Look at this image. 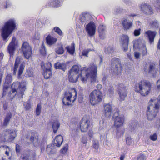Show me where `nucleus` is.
<instances>
[{
    "label": "nucleus",
    "instance_id": "38",
    "mask_svg": "<svg viewBox=\"0 0 160 160\" xmlns=\"http://www.w3.org/2000/svg\"><path fill=\"white\" fill-rule=\"evenodd\" d=\"M79 68L76 65H74L72 68L69 71V72H72L74 74H79Z\"/></svg>",
    "mask_w": 160,
    "mask_h": 160
},
{
    "label": "nucleus",
    "instance_id": "42",
    "mask_svg": "<svg viewBox=\"0 0 160 160\" xmlns=\"http://www.w3.org/2000/svg\"><path fill=\"white\" fill-rule=\"evenodd\" d=\"M24 67V64L23 63H21L19 66V70L18 71V78H19L22 73L23 71Z\"/></svg>",
    "mask_w": 160,
    "mask_h": 160
},
{
    "label": "nucleus",
    "instance_id": "22",
    "mask_svg": "<svg viewBox=\"0 0 160 160\" xmlns=\"http://www.w3.org/2000/svg\"><path fill=\"white\" fill-rule=\"evenodd\" d=\"M145 33L147 35L149 42L151 43L153 42L157 34L156 32L149 30L146 32Z\"/></svg>",
    "mask_w": 160,
    "mask_h": 160
},
{
    "label": "nucleus",
    "instance_id": "19",
    "mask_svg": "<svg viewBox=\"0 0 160 160\" xmlns=\"http://www.w3.org/2000/svg\"><path fill=\"white\" fill-rule=\"evenodd\" d=\"M140 7L142 11L144 13H148L150 14L153 13V10L150 5L144 3L142 4Z\"/></svg>",
    "mask_w": 160,
    "mask_h": 160
},
{
    "label": "nucleus",
    "instance_id": "58",
    "mask_svg": "<svg viewBox=\"0 0 160 160\" xmlns=\"http://www.w3.org/2000/svg\"><path fill=\"white\" fill-rule=\"evenodd\" d=\"M9 87L10 86L4 84L3 88V91L7 92L8 89Z\"/></svg>",
    "mask_w": 160,
    "mask_h": 160
},
{
    "label": "nucleus",
    "instance_id": "32",
    "mask_svg": "<svg viewBox=\"0 0 160 160\" xmlns=\"http://www.w3.org/2000/svg\"><path fill=\"white\" fill-rule=\"evenodd\" d=\"M54 66L56 69H60L65 71L66 69V66L65 64L57 62L55 63Z\"/></svg>",
    "mask_w": 160,
    "mask_h": 160
},
{
    "label": "nucleus",
    "instance_id": "10",
    "mask_svg": "<svg viewBox=\"0 0 160 160\" xmlns=\"http://www.w3.org/2000/svg\"><path fill=\"white\" fill-rule=\"evenodd\" d=\"M119 41L122 49L124 52H126L128 49L129 42L128 36L127 35L123 34L120 37Z\"/></svg>",
    "mask_w": 160,
    "mask_h": 160
},
{
    "label": "nucleus",
    "instance_id": "39",
    "mask_svg": "<svg viewBox=\"0 0 160 160\" xmlns=\"http://www.w3.org/2000/svg\"><path fill=\"white\" fill-rule=\"evenodd\" d=\"M56 53L58 54H62L64 52V50L62 45L58 47L55 49Z\"/></svg>",
    "mask_w": 160,
    "mask_h": 160
},
{
    "label": "nucleus",
    "instance_id": "35",
    "mask_svg": "<svg viewBox=\"0 0 160 160\" xmlns=\"http://www.w3.org/2000/svg\"><path fill=\"white\" fill-rule=\"evenodd\" d=\"M159 23L158 21L156 20L151 21L149 24L150 28L155 29L158 28Z\"/></svg>",
    "mask_w": 160,
    "mask_h": 160
},
{
    "label": "nucleus",
    "instance_id": "33",
    "mask_svg": "<svg viewBox=\"0 0 160 160\" xmlns=\"http://www.w3.org/2000/svg\"><path fill=\"white\" fill-rule=\"evenodd\" d=\"M12 81V75L10 74H8L6 77L4 84L10 86Z\"/></svg>",
    "mask_w": 160,
    "mask_h": 160
},
{
    "label": "nucleus",
    "instance_id": "50",
    "mask_svg": "<svg viewBox=\"0 0 160 160\" xmlns=\"http://www.w3.org/2000/svg\"><path fill=\"white\" fill-rule=\"evenodd\" d=\"M119 111L118 109L117 110V111L115 112L112 116V118L113 119H116V118H118L119 117L121 116L122 115H120L119 113Z\"/></svg>",
    "mask_w": 160,
    "mask_h": 160
},
{
    "label": "nucleus",
    "instance_id": "20",
    "mask_svg": "<svg viewBox=\"0 0 160 160\" xmlns=\"http://www.w3.org/2000/svg\"><path fill=\"white\" fill-rule=\"evenodd\" d=\"M91 18L89 14L82 13L80 16V21L82 24L85 25L91 20Z\"/></svg>",
    "mask_w": 160,
    "mask_h": 160
},
{
    "label": "nucleus",
    "instance_id": "44",
    "mask_svg": "<svg viewBox=\"0 0 160 160\" xmlns=\"http://www.w3.org/2000/svg\"><path fill=\"white\" fill-rule=\"evenodd\" d=\"M42 107L41 104L39 103L38 104L36 110V115L39 116L41 113Z\"/></svg>",
    "mask_w": 160,
    "mask_h": 160
},
{
    "label": "nucleus",
    "instance_id": "49",
    "mask_svg": "<svg viewBox=\"0 0 160 160\" xmlns=\"http://www.w3.org/2000/svg\"><path fill=\"white\" fill-rule=\"evenodd\" d=\"M105 29V27L103 25H100L99 26L98 31L99 33H103Z\"/></svg>",
    "mask_w": 160,
    "mask_h": 160
},
{
    "label": "nucleus",
    "instance_id": "6",
    "mask_svg": "<svg viewBox=\"0 0 160 160\" xmlns=\"http://www.w3.org/2000/svg\"><path fill=\"white\" fill-rule=\"evenodd\" d=\"M89 97L91 104L94 105L102 101V93L99 90H95L90 93Z\"/></svg>",
    "mask_w": 160,
    "mask_h": 160
},
{
    "label": "nucleus",
    "instance_id": "28",
    "mask_svg": "<svg viewBox=\"0 0 160 160\" xmlns=\"http://www.w3.org/2000/svg\"><path fill=\"white\" fill-rule=\"evenodd\" d=\"M6 132L9 134V139L11 141L14 140L16 136V132L13 130L12 129H7Z\"/></svg>",
    "mask_w": 160,
    "mask_h": 160
},
{
    "label": "nucleus",
    "instance_id": "64",
    "mask_svg": "<svg viewBox=\"0 0 160 160\" xmlns=\"http://www.w3.org/2000/svg\"><path fill=\"white\" fill-rule=\"evenodd\" d=\"M156 2L157 3V9H159L160 11V0H156Z\"/></svg>",
    "mask_w": 160,
    "mask_h": 160
},
{
    "label": "nucleus",
    "instance_id": "41",
    "mask_svg": "<svg viewBox=\"0 0 160 160\" xmlns=\"http://www.w3.org/2000/svg\"><path fill=\"white\" fill-rule=\"evenodd\" d=\"M40 52L43 56H45L46 55V49L43 43H42L40 49Z\"/></svg>",
    "mask_w": 160,
    "mask_h": 160
},
{
    "label": "nucleus",
    "instance_id": "63",
    "mask_svg": "<svg viewBox=\"0 0 160 160\" xmlns=\"http://www.w3.org/2000/svg\"><path fill=\"white\" fill-rule=\"evenodd\" d=\"M93 147L96 149H97L98 148V143L94 142L93 143Z\"/></svg>",
    "mask_w": 160,
    "mask_h": 160
},
{
    "label": "nucleus",
    "instance_id": "62",
    "mask_svg": "<svg viewBox=\"0 0 160 160\" xmlns=\"http://www.w3.org/2000/svg\"><path fill=\"white\" fill-rule=\"evenodd\" d=\"M40 38V35L38 33H36L34 37V39L35 40H39Z\"/></svg>",
    "mask_w": 160,
    "mask_h": 160
},
{
    "label": "nucleus",
    "instance_id": "23",
    "mask_svg": "<svg viewBox=\"0 0 160 160\" xmlns=\"http://www.w3.org/2000/svg\"><path fill=\"white\" fill-rule=\"evenodd\" d=\"M63 141V138L62 136L58 135L57 136L52 143L53 146L57 147H60L62 144Z\"/></svg>",
    "mask_w": 160,
    "mask_h": 160
},
{
    "label": "nucleus",
    "instance_id": "21",
    "mask_svg": "<svg viewBox=\"0 0 160 160\" xmlns=\"http://www.w3.org/2000/svg\"><path fill=\"white\" fill-rule=\"evenodd\" d=\"M48 66V68H46L43 72V75L44 78L46 79H49L52 75L51 71L52 64L50 62H49L47 64Z\"/></svg>",
    "mask_w": 160,
    "mask_h": 160
},
{
    "label": "nucleus",
    "instance_id": "27",
    "mask_svg": "<svg viewBox=\"0 0 160 160\" xmlns=\"http://www.w3.org/2000/svg\"><path fill=\"white\" fill-rule=\"evenodd\" d=\"M75 44L74 43H72L71 46H68L65 48L67 52L71 55H73L75 52Z\"/></svg>",
    "mask_w": 160,
    "mask_h": 160
},
{
    "label": "nucleus",
    "instance_id": "47",
    "mask_svg": "<svg viewBox=\"0 0 160 160\" xmlns=\"http://www.w3.org/2000/svg\"><path fill=\"white\" fill-rule=\"evenodd\" d=\"M157 133H154L150 136L149 138L152 141H155L157 139Z\"/></svg>",
    "mask_w": 160,
    "mask_h": 160
},
{
    "label": "nucleus",
    "instance_id": "37",
    "mask_svg": "<svg viewBox=\"0 0 160 160\" xmlns=\"http://www.w3.org/2000/svg\"><path fill=\"white\" fill-rule=\"evenodd\" d=\"M20 63L19 59L17 58L15 62L14 67L13 69V75H16L17 71V68L18 67Z\"/></svg>",
    "mask_w": 160,
    "mask_h": 160
},
{
    "label": "nucleus",
    "instance_id": "1",
    "mask_svg": "<svg viewBox=\"0 0 160 160\" xmlns=\"http://www.w3.org/2000/svg\"><path fill=\"white\" fill-rule=\"evenodd\" d=\"M97 69L96 65L92 64L90 67V72H89L86 71L87 70L86 68H83V69L81 70L80 74H76L72 72H68L69 81L71 82H76L78 78L80 76L81 80L83 82H85L89 78L91 83L95 82H96Z\"/></svg>",
    "mask_w": 160,
    "mask_h": 160
},
{
    "label": "nucleus",
    "instance_id": "2",
    "mask_svg": "<svg viewBox=\"0 0 160 160\" xmlns=\"http://www.w3.org/2000/svg\"><path fill=\"white\" fill-rule=\"evenodd\" d=\"M26 82L24 81L13 82L11 86L12 90L9 92L8 95L11 96V94L15 93L12 96L13 97L17 94L19 98H22L24 92L26 89Z\"/></svg>",
    "mask_w": 160,
    "mask_h": 160
},
{
    "label": "nucleus",
    "instance_id": "12",
    "mask_svg": "<svg viewBox=\"0 0 160 160\" xmlns=\"http://www.w3.org/2000/svg\"><path fill=\"white\" fill-rule=\"evenodd\" d=\"M126 88V87L122 83H120L118 85L117 91L121 100H124L127 96L128 92Z\"/></svg>",
    "mask_w": 160,
    "mask_h": 160
},
{
    "label": "nucleus",
    "instance_id": "3",
    "mask_svg": "<svg viewBox=\"0 0 160 160\" xmlns=\"http://www.w3.org/2000/svg\"><path fill=\"white\" fill-rule=\"evenodd\" d=\"M16 28L15 20L10 19L5 23L1 31V36L4 41L7 42L8 38Z\"/></svg>",
    "mask_w": 160,
    "mask_h": 160
},
{
    "label": "nucleus",
    "instance_id": "9",
    "mask_svg": "<svg viewBox=\"0 0 160 160\" xmlns=\"http://www.w3.org/2000/svg\"><path fill=\"white\" fill-rule=\"evenodd\" d=\"M155 106L153 107L152 105L148 106L147 111V116L149 121H152L156 117L158 112L159 105L158 103H154Z\"/></svg>",
    "mask_w": 160,
    "mask_h": 160
},
{
    "label": "nucleus",
    "instance_id": "36",
    "mask_svg": "<svg viewBox=\"0 0 160 160\" xmlns=\"http://www.w3.org/2000/svg\"><path fill=\"white\" fill-rule=\"evenodd\" d=\"M105 52L106 54L111 55V56H113L115 53L113 47L111 46H108L106 48L105 50Z\"/></svg>",
    "mask_w": 160,
    "mask_h": 160
},
{
    "label": "nucleus",
    "instance_id": "46",
    "mask_svg": "<svg viewBox=\"0 0 160 160\" xmlns=\"http://www.w3.org/2000/svg\"><path fill=\"white\" fill-rule=\"evenodd\" d=\"M126 142L127 145L130 146L132 143V138L131 136H127L126 138Z\"/></svg>",
    "mask_w": 160,
    "mask_h": 160
},
{
    "label": "nucleus",
    "instance_id": "57",
    "mask_svg": "<svg viewBox=\"0 0 160 160\" xmlns=\"http://www.w3.org/2000/svg\"><path fill=\"white\" fill-rule=\"evenodd\" d=\"M21 148L20 145L18 144L16 145L15 150L17 153H18L20 152Z\"/></svg>",
    "mask_w": 160,
    "mask_h": 160
},
{
    "label": "nucleus",
    "instance_id": "5",
    "mask_svg": "<svg viewBox=\"0 0 160 160\" xmlns=\"http://www.w3.org/2000/svg\"><path fill=\"white\" fill-rule=\"evenodd\" d=\"M38 133L35 132H32L30 138V141L33 143V145L36 147H40L41 150L44 149L46 144V139L43 138L40 142L39 141Z\"/></svg>",
    "mask_w": 160,
    "mask_h": 160
},
{
    "label": "nucleus",
    "instance_id": "13",
    "mask_svg": "<svg viewBox=\"0 0 160 160\" xmlns=\"http://www.w3.org/2000/svg\"><path fill=\"white\" fill-rule=\"evenodd\" d=\"M85 29L89 36H93L95 33L96 30V26L94 23L93 22H90L86 25Z\"/></svg>",
    "mask_w": 160,
    "mask_h": 160
},
{
    "label": "nucleus",
    "instance_id": "45",
    "mask_svg": "<svg viewBox=\"0 0 160 160\" xmlns=\"http://www.w3.org/2000/svg\"><path fill=\"white\" fill-rule=\"evenodd\" d=\"M92 51V50L90 48L84 49L82 51V55L83 56L88 57V54L89 52Z\"/></svg>",
    "mask_w": 160,
    "mask_h": 160
},
{
    "label": "nucleus",
    "instance_id": "4",
    "mask_svg": "<svg viewBox=\"0 0 160 160\" xmlns=\"http://www.w3.org/2000/svg\"><path fill=\"white\" fill-rule=\"evenodd\" d=\"M151 87V84L149 81L143 80L136 84L134 88L136 92L139 93L142 96H145L149 93Z\"/></svg>",
    "mask_w": 160,
    "mask_h": 160
},
{
    "label": "nucleus",
    "instance_id": "24",
    "mask_svg": "<svg viewBox=\"0 0 160 160\" xmlns=\"http://www.w3.org/2000/svg\"><path fill=\"white\" fill-rule=\"evenodd\" d=\"M122 24L124 30H127L130 29L132 27V22L126 19L123 20L122 22Z\"/></svg>",
    "mask_w": 160,
    "mask_h": 160
},
{
    "label": "nucleus",
    "instance_id": "31",
    "mask_svg": "<svg viewBox=\"0 0 160 160\" xmlns=\"http://www.w3.org/2000/svg\"><path fill=\"white\" fill-rule=\"evenodd\" d=\"M12 116V114L10 112H8L6 114L3 120V125L4 126H6L9 123Z\"/></svg>",
    "mask_w": 160,
    "mask_h": 160
},
{
    "label": "nucleus",
    "instance_id": "48",
    "mask_svg": "<svg viewBox=\"0 0 160 160\" xmlns=\"http://www.w3.org/2000/svg\"><path fill=\"white\" fill-rule=\"evenodd\" d=\"M146 157L143 154H140L137 157V160H146Z\"/></svg>",
    "mask_w": 160,
    "mask_h": 160
},
{
    "label": "nucleus",
    "instance_id": "60",
    "mask_svg": "<svg viewBox=\"0 0 160 160\" xmlns=\"http://www.w3.org/2000/svg\"><path fill=\"white\" fill-rule=\"evenodd\" d=\"M140 53L137 52H135L134 53V56L136 59H138L140 57Z\"/></svg>",
    "mask_w": 160,
    "mask_h": 160
},
{
    "label": "nucleus",
    "instance_id": "54",
    "mask_svg": "<svg viewBox=\"0 0 160 160\" xmlns=\"http://www.w3.org/2000/svg\"><path fill=\"white\" fill-rule=\"evenodd\" d=\"M29 156L28 155H25L21 156L20 160H29Z\"/></svg>",
    "mask_w": 160,
    "mask_h": 160
},
{
    "label": "nucleus",
    "instance_id": "29",
    "mask_svg": "<svg viewBox=\"0 0 160 160\" xmlns=\"http://www.w3.org/2000/svg\"><path fill=\"white\" fill-rule=\"evenodd\" d=\"M46 40L47 44L51 45L56 42L57 39L49 35L46 38Z\"/></svg>",
    "mask_w": 160,
    "mask_h": 160
},
{
    "label": "nucleus",
    "instance_id": "61",
    "mask_svg": "<svg viewBox=\"0 0 160 160\" xmlns=\"http://www.w3.org/2000/svg\"><path fill=\"white\" fill-rule=\"evenodd\" d=\"M5 8H9L10 6V3L9 1H7L5 2Z\"/></svg>",
    "mask_w": 160,
    "mask_h": 160
},
{
    "label": "nucleus",
    "instance_id": "11",
    "mask_svg": "<svg viewBox=\"0 0 160 160\" xmlns=\"http://www.w3.org/2000/svg\"><path fill=\"white\" fill-rule=\"evenodd\" d=\"M21 49L24 57L26 59L29 58L32 54V49L29 43L24 42L22 44Z\"/></svg>",
    "mask_w": 160,
    "mask_h": 160
},
{
    "label": "nucleus",
    "instance_id": "52",
    "mask_svg": "<svg viewBox=\"0 0 160 160\" xmlns=\"http://www.w3.org/2000/svg\"><path fill=\"white\" fill-rule=\"evenodd\" d=\"M23 105L26 110H29L31 108V104L29 101L27 102L26 103H24Z\"/></svg>",
    "mask_w": 160,
    "mask_h": 160
},
{
    "label": "nucleus",
    "instance_id": "40",
    "mask_svg": "<svg viewBox=\"0 0 160 160\" xmlns=\"http://www.w3.org/2000/svg\"><path fill=\"white\" fill-rule=\"evenodd\" d=\"M137 122L136 121H132L130 126V129L131 132L133 131L137 125Z\"/></svg>",
    "mask_w": 160,
    "mask_h": 160
},
{
    "label": "nucleus",
    "instance_id": "51",
    "mask_svg": "<svg viewBox=\"0 0 160 160\" xmlns=\"http://www.w3.org/2000/svg\"><path fill=\"white\" fill-rule=\"evenodd\" d=\"M122 8L118 7H116L114 9V12L116 14L121 13L122 12Z\"/></svg>",
    "mask_w": 160,
    "mask_h": 160
},
{
    "label": "nucleus",
    "instance_id": "55",
    "mask_svg": "<svg viewBox=\"0 0 160 160\" xmlns=\"http://www.w3.org/2000/svg\"><path fill=\"white\" fill-rule=\"evenodd\" d=\"M141 29L139 28L137 29H135L134 32L133 34L135 36H138L140 34V31Z\"/></svg>",
    "mask_w": 160,
    "mask_h": 160
},
{
    "label": "nucleus",
    "instance_id": "7",
    "mask_svg": "<svg viewBox=\"0 0 160 160\" xmlns=\"http://www.w3.org/2000/svg\"><path fill=\"white\" fill-rule=\"evenodd\" d=\"M112 72L114 75H119L121 72L122 68L120 59L118 58H113L111 60Z\"/></svg>",
    "mask_w": 160,
    "mask_h": 160
},
{
    "label": "nucleus",
    "instance_id": "56",
    "mask_svg": "<svg viewBox=\"0 0 160 160\" xmlns=\"http://www.w3.org/2000/svg\"><path fill=\"white\" fill-rule=\"evenodd\" d=\"M67 146H64L62 149L61 150V152L62 153L64 154L68 150L67 147Z\"/></svg>",
    "mask_w": 160,
    "mask_h": 160
},
{
    "label": "nucleus",
    "instance_id": "34",
    "mask_svg": "<svg viewBox=\"0 0 160 160\" xmlns=\"http://www.w3.org/2000/svg\"><path fill=\"white\" fill-rule=\"evenodd\" d=\"M46 151L47 153L49 154H52L55 153L57 152V150L55 149L52 145H48L46 148Z\"/></svg>",
    "mask_w": 160,
    "mask_h": 160
},
{
    "label": "nucleus",
    "instance_id": "16",
    "mask_svg": "<svg viewBox=\"0 0 160 160\" xmlns=\"http://www.w3.org/2000/svg\"><path fill=\"white\" fill-rule=\"evenodd\" d=\"M90 124V121L89 120L82 118L79 123L81 131L83 132H86Z\"/></svg>",
    "mask_w": 160,
    "mask_h": 160
},
{
    "label": "nucleus",
    "instance_id": "26",
    "mask_svg": "<svg viewBox=\"0 0 160 160\" xmlns=\"http://www.w3.org/2000/svg\"><path fill=\"white\" fill-rule=\"evenodd\" d=\"M148 73L152 75L153 77L155 76L156 73V68L155 65L153 63H150L148 69Z\"/></svg>",
    "mask_w": 160,
    "mask_h": 160
},
{
    "label": "nucleus",
    "instance_id": "30",
    "mask_svg": "<svg viewBox=\"0 0 160 160\" xmlns=\"http://www.w3.org/2000/svg\"><path fill=\"white\" fill-rule=\"evenodd\" d=\"M60 123L58 121L54 120L52 123V128L54 133H56L60 126Z\"/></svg>",
    "mask_w": 160,
    "mask_h": 160
},
{
    "label": "nucleus",
    "instance_id": "43",
    "mask_svg": "<svg viewBox=\"0 0 160 160\" xmlns=\"http://www.w3.org/2000/svg\"><path fill=\"white\" fill-rule=\"evenodd\" d=\"M53 30L55 32L57 33L60 36H62L63 35V33L62 31L58 27H55Z\"/></svg>",
    "mask_w": 160,
    "mask_h": 160
},
{
    "label": "nucleus",
    "instance_id": "53",
    "mask_svg": "<svg viewBox=\"0 0 160 160\" xmlns=\"http://www.w3.org/2000/svg\"><path fill=\"white\" fill-rule=\"evenodd\" d=\"M83 94L82 93H80L78 96V101L79 103H81L83 101Z\"/></svg>",
    "mask_w": 160,
    "mask_h": 160
},
{
    "label": "nucleus",
    "instance_id": "18",
    "mask_svg": "<svg viewBox=\"0 0 160 160\" xmlns=\"http://www.w3.org/2000/svg\"><path fill=\"white\" fill-rule=\"evenodd\" d=\"M72 95L71 92L68 91L65 92L62 99L63 105H69L70 104L69 102H71V98L72 97Z\"/></svg>",
    "mask_w": 160,
    "mask_h": 160
},
{
    "label": "nucleus",
    "instance_id": "15",
    "mask_svg": "<svg viewBox=\"0 0 160 160\" xmlns=\"http://www.w3.org/2000/svg\"><path fill=\"white\" fill-rule=\"evenodd\" d=\"M16 39L15 37H13L11 42L8 47V51L10 56L13 55L16 49V46L17 44Z\"/></svg>",
    "mask_w": 160,
    "mask_h": 160
},
{
    "label": "nucleus",
    "instance_id": "14",
    "mask_svg": "<svg viewBox=\"0 0 160 160\" xmlns=\"http://www.w3.org/2000/svg\"><path fill=\"white\" fill-rule=\"evenodd\" d=\"M133 47L137 48H141V54L142 56H144L147 55V49L146 45L144 43L142 44V46H141L140 42L139 41H135L133 43Z\"/></svg>",
    "mask_w": 160,
    "mask_h": 160
},
{
    "label": "nucleus",
    "instance_id": "59",
    "mask_svg": "<svg viewBox=\"0 0 160 160\" xmlns=\"http://www.w3.org/2000/svg\"><path fill=\"white\" fill-rule=\"evenodd\" d=\"M87 138L85 136H83L82 137L81 142L83 144H86L87 143Z\"/></svg>",
    "mask_w": 160,
    "mask_h": 160
},
{
    "label": "nucleus",
    "instance_id": "25",
    "mask_svg": "<svg viewBox=\"0 0 160 160\" xmlns=\"http://www.w3.org/2000/svg\"><path fill=\"white\" fill-rule=\"evenodd\" d=\"M62 4V0H51L47 5L53 7H58Z\"/></svg>",
    "mask_w": 160,
    "mask_h": 160
},
{
    "label": "nucleus",
    "instance_id": "8",
    "mask_svg": "<svg viewBox=\"0 0 160 160\" xmlns=\"http://www.w3.org/2000/svg\"><path fill=\"white\" fill-rule=\"evenodd\" d=\"M114 125L117 127L116 135L117 137L119 138L122 136L123 135L124 133V129L122 128H119L122 125L124 121V117L123 115L116 118L115 119Z\"/></svg>",
    "mask_w": 160,
    "mask_h": 160
},
{
    "label": "nucleus",
    "instance_id": "17",
    "mask_svg": "<svg viewBox=\"0 0 160 160\" xmlns=\"http://www.w3.org/2000/svg\"><path fill=\"white\" fill-rule=\"evenodd\" d=\"M112 108L109 103L105 104L103 105V114L106 117H109L111 115Z\"/></svg>",
    "mask_w": 160,
    "mask_h": 160
}]
</instances>
